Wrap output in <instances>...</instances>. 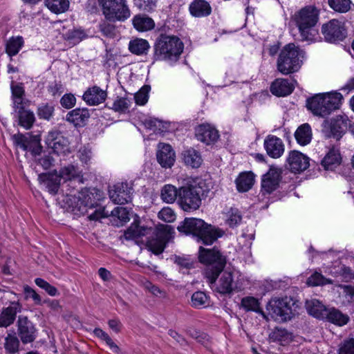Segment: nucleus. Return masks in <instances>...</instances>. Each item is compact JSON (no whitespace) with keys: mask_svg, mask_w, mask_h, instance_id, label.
I'll list each match as a JSON object with an SVG mask.
<instances>
[{"mask_svg":"<svg viewBox=\"0 0 354 354\" xmlns=\"http://www.w3.org/2000/svg\"><path fill=\"white\" fill-rule=\"evenodd\" d=\"M95 335L101 339L106 342V344L110 347L113 352L118 353L120 351L119 347L114 343L109 335L102 330L101 328H96L93 330Z\"/></svg>","mask_w":354,"mask_h":354,"instance_id":"48","label":"nucleus"},{"mask_svg":"<svg viewBox=\"0 0 354 354\" xmlns=\"http://www.w3.org/2000/svg\"><path fill=\"white\" fill-rule=\"evenodd\" d=\"M297 142L302 146L309 144L312 139V131L310 126L305 123L299 126L295 133Z\"/></svg>","mask_w":354,"mask_h":354,"instance_id":"34","label":"nucleus"},{"mask_svg":"<svg viewBox=\"0 0 354 354\" xmlns=\"http://www.w3.org/2000/svg\"><path fill=\"white\" fill-rule=\"evenodd\" d=\"M53 112L54 107L49 104H42L37 109V115L41 119L50 120Z\"/></svg>","mask_w":354,"mask_h":354,"instance_id":"55","label":"nucleus"},{"mask_svg":"<svg viewBox=\"0 0 354 354\" xmlns=\"http://www.w3.org/2000/svg\"><path fill=\"white\" fill-rule=\"evenodd\" d=\"M198 252L200 262L206 265L205 275L207 281L213 284L225 266L226 259L216 248L206 249L201 246Z\"/></svg>","mask_w":354,"mask_h":354,"instance_id":"5","label":"nucleus"},{"mask_svg":"<svg viewBox=\"0 0 354 354\" xmlns=\"http://www.w3.org/2000/svg\"><path fill=\"white\" fill-rule=\"evenodd\" d=\"M158 218L165 222L171 223L175 220L176 214L170 207H164L159 212Z\"/></svg>","mask_w":354,"mask_h":354,"instance_id":"58","label":"nucleus"},{"mask_svg":"<svg viewBox=\"0 0 354 354\" xmlns=\"http://www.w3.org/2000/svg\"><path fill=\"white\" fill-rule=\"evenodd\" d=\"M241 305L246 310H252L261 313L259 301L252 297H244L241 300Z\"/></svg>","mask_w":354,"mask_h":354,"instance_id":"53","label":"nucleus"},{"mask_svg":"<svg viewBox=\"0 0 354 354\" xmlns=\"http://www.w3.org/2000/svg\"><path fill=\"white\" fill-rule=\"evenodd\" d=\"M324 319L339 326L346 324L349 321V317L347 315L343 314L340 310L335 308L328 310Z\"/></svg>","mask_w":354,"mask_h":354,"instance_id":"33","label":"nucleus"},{"mask_svg":"<svg viewBox=\"0 0 354 354\" xmlns=\"http://www.w3.org/2000/svg\"><path fill=\"white\" fill-rule=\"evenodd\" d=\"M306 309L308 313L313 317L324 319L328 308L317 299H311L306 303Z\"/></svg>","mask_w":354,"mask_h":354,"instance_id":"30","label":"nucleus"},{"mask_svg":"<svg viewBox=\"0 0 354 354\" xmlns=\"http://www.w3.org/2000/svg\"><path fill=\"white\" fill-rule=\"evenodd\" d=\"M319 19V11L314 6H306L295 15V21L298 27L301 40L313 41L317 30L315 26Z\"/></svg>","mask_w":354,"mask_h":354,"instance_id":"6","label":"nucleus"},{"mask_svg":"<svg viewBox=\"0 0 354 354\" xmlns=\"http://www.w3.org/2000/svg\"><path fill=\"white\" fill-rule=\"evenodd\" d=\"M149 48V42L143 39H136L129 42V50L138 55L146 54Z\"/></svg>","mask_w":354,"mask_h":354,"instance_id":"42","label":"nucleus"},{"mask_svg":"<svg viewBox=\"0 0 354 354\" xmlns=\"http://www.w3.org/2000/svg\"><path fill=\"white\" fill-rule=\"evenodd\" d=\"M184 161L186 165L193 168H198L202 163V158L198 151L194 149H189L183 153Z\"/></svg>","mask_w":354,"mask_h":354,"instance_id":"40","label":"nucleus"},{"mask_svg":"<svg viewBox=\"0 0 354 354\" xmlns=\"http://www.w3.org/2000/svg\"><path fill=\"white\" fill-rule=\"evenodd\" d=\"M110 199L115 204L131 202L133 193V183L122 182L113 186L109 191Z\"/></svg>","mask_w":354,"mask_h":354,"instance_id":"12","label":"nucleus"},{"mask_svg":"<svg viewBox=\"0 0 354 354\" xmlns=\"http://www.w3.org/2000/svg\"><path fill=\"white\" fill-rule=\"evenodd\" d=\"M106 96V91L99 86H93L84 92L82 97L88 105L95 106L104 102Z\"/></svg>","mask_w":354,"mask_h":354,"instance_id":"22","label":"nucleus"},{"mask_svg":"<svg viewBox=\"0 0 354 354\" xmlns=\"http://www.w3.org/2000/svg\"><path fill=\"white\" fill-rule=\"evenodd\" d=\"M78 198L80 201L79 212L84 214L86 212L87 207H93L96 202L93 194L87 189L78 192Z\"/></svg>","mask_w":354,"mask_h":354,"instance_id":"32","label":"nucleus"},{"mask_svg":"<svg viewBox=\"0 0 354 354\" xmlns=\"http://www.w3.org/2000/svg\"><path fill=\"white\" fill-rule=\"evenodd\" d=\"M38 179L50 194L55 195L58 193L61 179L57 173L41 174L39 175Z\"/></svg>","mask_w":354,"mask_h":354,"instance_id":"23","label":"nucleus"},{"mask_svg":"<svg viewBox=\"0 0 354 354\" xmlns=\"http://www.w3.org/2000/svg\"><path fill=\"white\" fill-rule=\"evenodd\" d=\"M111 214L109 211L106 210L104 207H100L89 214L88 218L90 220L96 221L102 218L108 217Z\"/></svg>","mask_w":354,"mask_h":354,"instance_id":"63","label":"nucleus"},{"mask_svg":"<svg viewBox=\"0 0 354 354\" xmlns=\"http://www.w3.org/2000/svg\"><path fill=\"white\" fill-rule=\"evenodd\" d=\"M111 216L117 217L120 221L126 223L129 221V211L126 207H117L110 212Z\"/></svg>","mask_w":354,"mask_h":354,"instance_id":"56","label":"nucleus"},{"mask_svg":"<svg viewBox=\"0 0 354 354\" xmlns=\"http://www.w3.org/2000/svg\"><path fill=\"white\" fill-rule=\"evenodd\" d=\"M174 230L169 225H161L156 230L151 227L131 225L124 234L125 239L130 240L145 236L149 234H155L156 237L148 240L147 246L153 254H161L171 237Z\"/></svg>","mask_w":354,"mask_h":354,"instance_id":"1","label":"nucleus"},{"mask_svg":"<svg viewBox=\"0 0 354 354\" xmlns=\"http://www.w3.org/2000/svg\"><path fill=\"white\" fill-rule=\"evenodd\" d=\"M18 333L24 344L32 342L35 338V328L26 317L19 316L17 321Z\"/></svg>","mask_w":354,"mask_h":354,"instance_id":"17","label":"nucleus"},{"mask_svg":"<svg viewBox=\"0 0 354 354\" xmlns=\"http://www.w3.org/2000/svg\"><path fill=\"white\" fill-rule=\"evenodd\" d=\"M45 4L51 12L61 14L68 10L70 2L68 0H45Z\"/></svg>","mask_w":354,"mask_h":354,"instance_id":"41","label":"nucleus"},{"mask_svg":"<svg viewBox=\"0 0 354 354\" xmlns=\"http://www.w3.org/2000/svg\"><path fill=\"white\" fill-rule=\"evenodd\" d=\"M156 156L158 162L162 167L170 168L175 162V152L169 144L159 143Z\"/></svg>","mask_w":354,"mask_h":354,"instance_id":"21","label":"nucleus"},{"mask_svg":"<svg viewBox=\"0 0 354 354\" xmlns=\"http://www.w3.org/2000/svg\"><path fill=\"white\" fill-rule=\"evenodd\" d=\"M343 95L335 91L315 94L306 101L307 108L317 116L325 118L340 108Z\"/></svg>","mask_w":354,"mask_h":354,"instance_id":"4","label":"nucleus"},{"mask_svg":"<svg viewBox=\"0 0 354 354\" xmlns=\"http://www.w3.org/2000/svg\"><path fill=\"white\" fill-rule=\"evenodd\" d=\"M19 341L15 335L9 334L5 339L4 347L6 350L10 353H15L18 351Z\"/></svg>","mask_w":354,"mask_h":354,"instance_id":"51","label":"nucleus"},{"mask_svg":"<svg viewBox=\"0 0 354 354\" xmlns=\"http://www.w3.org/2000/svg\"><path fill=\"white\" fill-rule=\"evenodd\" d=\"M131 100L128 97H118L113 104L112 109L117 112L124 113L130 107Z\"/></svg>","mask_w":354,"mask_h":354,"instance_id":"52","label":"nucleus"},{"mask_svg":"<svg viewBox=\"0 0 354 354\" xmlns=\"http://www.w3.org/2000/svg\"><path fill=\"white\" fill-rule=\"evenodd\" d=\"M271 338L274 341L286 343L292 339V335L285 328H276L272 333Z\"/></svg>","mask_w":354,"mask_h":354,"instance_id":"50","label":"nucleus"},{"mask_svg":"<svg viewBox=\"0 0 354 354\" xmlns=\"http://www.w3.org/2000/svg\"><path fill=\"white\" fill-rule=\"evenodd\" d=\"M328 5L333 10L340 13H346L351 7V0H328Z\"/></svg>","mask_w":354,"mask_h":354,"instance_id":"46","label":"nucleus"},{"mask_svg":"<svg viewBox=\"0 0 354 354\" xmlns=\"http://www.w3.org/2000/svg\"><path fill=\"white\" fill-rule=\"evenodd\" d=\"M294 88L293 84L283 78L277 79L270 86L271 93L278 97H283L291 94Z\"/></svg>","mask_w":354,"mask_h":354,"instance_id":"26","label":"nucleus"},{"mask_svg":"<svg viewBox=\"0 0 354 354\" xmlns=\"http://www.w3.org/2000/svg\"><path fill=\"white\" fill-rule=\"evenodd\" d=\"M92 153L90 149L84 147L80 149L78 151V157L80 161L85 165H88L91 159Z\"/></svg>","mask_w":354,"mask_h":354,"instance_id":"62","label":"nucleus"},{"mask_svg":"<svg viewBox=\"0 0 354 354\" xmlns=\"http://www.w3.org/2000/svg\"><path fill=\"white\" fill-rule=\"evenodd\" d=\"M214 283L216 290L222 295H229L241 290V286L234 281L233 273L230 271H224L218 281Z\"/></svg>","mask_w":354,"mask_h":354,"instance_id":"14","label":"nucleus"},{"mask_svg":"<svg viewBox=\"0 0 354 354\" xmlns=\"http://www.w3.org/2000/svg\"><path fill=\"white\" fill-rule=\"evenodd\" d=\"M89 117L90 114L88 109L77 108L69 111L66 116V120L75 127H83Z\"/></svg>","mask_w":354,"mask_h":354,"instance_id":"27","label":"nucleus"},{"mask_svg":"<svg viewBox=\"0 0 354 354\" xmlns=\"http://www.w3.org/2000/svg\"><path fill=\"white\" fill-rule=\"evenodd\" d=\"M150 86L145 85L134 95V100L138 105H145L149 100Z\"/></svg>","mask_w":354,"mask_h":354,"instance_id":"54","label":"nucleus"},{"mask_svg":"<svg viewBox=\"0 0 354 354\" xmlns=\"http://www.w3.org/2000/svg\"><path fill=\"white\" fill-rule=\"evenodd\" d=\"M183 48L184 44L178 37L161 34L154 44L153 59L170 63L176 62Z\"/></svg>","mask_w":354,"mask_h":354,"instance_id":"3","label":"nucleus"},{"mask_svg":"<svg viewBox=\"0 0 354 354\" xmlns=\"http://www.w3.org/2000/svg\"><path fill=\"white\" fill-rule=\"evenodd\" d=\"M304 52L294 44H286L281 50L277 62V70L283 75L293 73L299 70Z\"/></svg>","mask_w":354,"mask_h":354,"instance_id":"7","label":"nucleus"},{"mask_svg":"<svg viewBox=\"0 0 354 354\" xmlns=\"http://www.w3.org/2000/svg\"><path fill=\"white\" fill-rule=\"evenodd\" d=\"M263 145L267 154L272 158H279L284 153L285 146L283 142L276 136L268 135L266 136Z\"/></svg>","mask_w":354,"mask_h":354,"instance_id":"18","label":"nucleus"},{"mask_svg":"<svg viewBox=\"0 0 354 354\" xmlns=\"http://www.w3.org/2000/svg\"><path fill=\"white\" fill-rule=\"evenodd\" d=\"M254 176L250 172H243L236 179V188L239 192H245L250 189L254 183Z\"/></svg>","mask_w":354,"mask_h":354,"instance_id":"36","label":"nucleus"},{"mask_svg":"<svg viewBox=\"0 0 354 354\" xmlns=\"http://www.w3.org/2000/svg\"><path fill=\"white\" fill-rule=\"evenodd\" d=\"M133 27L140 32L148 31L155 26L153 20L146 15H138L133 19Z\"/></svg>","mask_w":354,"mask_h":354,"instance_id":"35","label":"nucleus"},{"mask_svg":"<svg viewBox=\"0 0 354 354\" xmlns=\"http://www.w3.org/2000/svg\"><path fill=\"white\" fill-rule=\"evenodd\" d=\"M338 354H354V339L344 340L339 348Z\"/></svg>","mask_w":354,"mask_h":354,"instance_id":"59","label":"nucleus"},{"mask_svg":"<svg viewBox=\"0 0 354 354\" xmlns=\"http://www.w3.org/2000/svg\"><path fill=\"white\" fill-rule=\"evenodd\" d=\"M297 307L293 299L285 297L272 299L268 304L267 309L274 318L286 322L294 317Z\"/></svg>","mask_w":354,"mask_h":354,"instance_id":"9","label":"nucleus"},{"mask_svg":"<svg viewBox=\"0 0 354 354\" xmlns=\"http://www.w3.org/2000/svg\"><path fill=\"white\" fill-rule=\"evenodd\" d=\"M158 0H133V3L139 10L151 12L156 10Z\"/></svg>","mask_w":354,"mask_h":354,"instance_id":"49","label":"nucleus"},{"mask_svg":"<svg viewBox=\"0 0 354 354\" xmlns=\"http://www.w3.org/2000/svg\"><path fill=\"white\" fill-rule=\"evenodd\" d=\"M160 197L164 202L167 203H173L176 200L178 201V189L172 185H165L161 189Z\"/></svg>","mask_w":354,"mask_h":354,"instance_id":"39","label":"nucleus"},{"mask_svg":"<svg viewBox=\"0 0 354 354\" xmlns=\"http://www.w3.org/2000/svg\"><path fill=\"white\" fill-rule=\"evenodd\" d=\"M327 283V280L319 272H315L307 280V284L311 286H322Z\"/></svg>","mask_w":354,"mask_h":354,"instance_id":"57","label":"nucleus"},{"mask_svg":"<svg viewBox=\"0 0 354 354\" xmlns=\"http://www.w3.org/2000/svg\"><path fill=\"white\" fill-rule=\"evenodd\" d=\"M197 139L207 145L214 143L219 138L218 131L209 124H203L196 129Z\"/></svg>","mask_w":354,"mask_h":354,"instance_id":"20","label":"nucleus"},{"mask_svg":"<svg viewBox=\"0 0 354 354\" xmlns=\"http://www.w3.org/2000/svg\"><path fill=\"white\" fill-rule=\"evenodd\" d=\"M14 143L24 151H30L33 155H39L42 147L39 136H31L29 133H16L12 136Z\"/></svg>","mask_w":354,"mask_h":354,"instance_id":"11","label":"nucleus"},{"mask_svg":"<svg viewBox=\"0 0 354 354\" xmlns=\"http://www.w3.org/2000/svg\"><path fill=\"white\" fill-rule=\"evenodd\" d=\"M342 162V157L338 149L335 147L329 149L323 160H322V165L326 170H333Z\"/></svg>","mask_w":354,"mask_h":354,"instance_id":"28","label":"nucleus"},{"mask_svg":"<svg viewBox=\"0 0 354 354\" xmlns=\"http://www.w3.org/2000/svg\"><path fill=\"white\" fill-rule=\"evenodd\" d=\"M87 37V34L82 28H74L69 30L64 35V38L70 44L75 45Z\"/></svg>","mask_w":354,"mask_h":354,"instance_id":"44","label":"nucleus"},{"mask_svg":"<svg viewBox=\"0 0 354 354\" xmlns=\"http://www.w3.org/2000/svg\"><path fill=\"white\" fill-rule=\"evenodd\" d=\"M103 14L109 20L125 21L131 15L127 0H97Z\"/></svg>","mask_w":354,"mask_h":354,"instance_id":"10","label":"nucleus"},{"mask_svg":"<svg viewBox=\"0 0 354 354\" xmlns=\"http://www.w3.org/2000/svg\"><path fill=\"white\" fill-rule=\"evenodd\" d=\"M58 175L60 176L61 180H65L66 187H71L76 181H80L78 179H76L79 176L78 169L72 165L62 168Z\"/></svg>","mask_w":354,"mask_h":354,"instance_id":"31","label":"nucleus"},{"mask_svg":"<svg viewBox=\"0 0 354 354\" xmlns=\"http://www.w3.org/2000/svg\"><path fill=\"white\" fill-rule=\"evenodd\" d=\"M76 103V98L72 93H67L62 96L60 100L61 105L65 109L73 108Z\"/></svg>","mask_w":354,"mask_h":354,"instance_id":"61","label":"nucleus"},{"mask_svg":"<svg viewBox=\"0 0 354 354\" xmlns=\"http://www.w3.org/2000/svg\"><path fill=\"white\" fill-rule=\"evenodd\" d=\"M16 113L18 115L19 124L26 129H30L35 122L34 113L28 109H22Z\"/></svg>","mask_w":354,"mask_h":354,"instance_id":"38","label":"nucleus"},{"mask_svg":"<svg viewBox=\"0 0 354 354\" xmlns=\"http://www.w3.org/2000/svg\"><path fill=\"white\" fill-rule=\"evenodd\" d=\"M191 306L195 308H203L208 306V296L202 291L195 292L191 298Z\"/></svg>","mask_w":354,"mask_h":354,"instance_id":"45","label":"nucleus"},{"mask_svg":"<svg viewBox=\"0 0 354 354\" xmlns=\"http://www.w3.org/2000/svg\"><path fill=\"white\" fill-rule=\"evenodd\" d=\"M46 144L55 153L65 154L68 152L67 140L58 131H50L46 137Z\"/></svg>","mask_w":354,"mask_h":354,"instance_id":"19","label":"nucleus"},{"mask_svg":"<svg viewBox=\"0 0 354 354\" xmlns=\"http://www.w3.org/2000/svg\"><path fill=\"white\" fill-rule=\"evenodd\" d=\"M20 310L21 306L17 302H12L8 307L3 308L0 314V327H8L13 324L17 313Z\"/></svg>","mask_w":354,"mask_h":354,"instance_id":"25","label":"nucleus"},{"mask_svg":"<svg viewBox=\"0 0 354 354\" xmlns=\"http://www.w3.org/2000/svg\"><path fill=\"white\" fill-rule=\"evenodd\" d=\"M24 43L21 36L10 37L6 44V53L10 57L16 55L23 47Z\"/></svg>","mask_w":354,"mask_h":354,"instance_id":"37","label":"nucleus"},{"mask_svg":"<svg viewBox=\"0 0 354 354\" xmlns=\"http://www.w3.org/2000/svg\"><path fill=\"white\" fill-rule=\"evenodd\" d=\"M24 293L26 299H32L35 304H40L41 302V297L35 290L28 286H24Z\"/></svg>","mask_w":354,"mask_h":354,"instance_id":"60","label":"nucleus"},{"mask_svg":"<svg viewBox=\"0 0 354 354\" xmlns=\"http://www.w3.org/2000/svg\"><path fill=\"white\" fill-rule=\"evenodd\" d=\"M322 32L326 41L331 43L342 41L346 36L343 24L337 19H331L323 24Z\"/></svg>","mask_w":354,"mask_h":354,"instance_id":"13","label":"nucleus"},{"mask_svg":"<svg viewBox=\"0 0 354 354\" xmlns=\"http://www.w3.org/2000/svg\"><path fill=\"white\" fill-rule=\"evenodd\" d=\"M348 127V119L342 115H337L333 118L330 124V132L327 137H333L339 140L344 134Z\"/></svg>","mask_w":354,"mask_h":354,"instance_id":"24","label":"nucleus"},{"mask_svg":"<svg viewBox=\"0 0 354 354\" xmlns=\"http://www.w3.org/2000/svg\"><path fill=\"white\" fill-rule=\"evenodd\" d=\"M309 158L299 151H291L287 157V167L293 173H301L310 165Z\"/></svg>","mask_w":354,"mask_h":354,"instance_id":"16","label":"nucleus"},{"mask_svg":"<svg viewBox=\"0 0 354 354\" xmlns=\"http://www.w3.org/2000/svg\"><path fill=\"white\" fill-rule=\"evenodd\" d=\"M68 191H69V189L66 190V192ZM62 201L68 208L71 209L73 212H79L80 201L78 195L76 196L75 194H73L72 192L70 191L69 192H66L64 196Z\"/></svg>","mask_w":354,"mask_h":354,"instance_id":"47","label":"nucleus"},{"mask_svg":"<svg viewBox=\"0 0 354 354\" xmlns=\"http://www.w3.org/2000/svg\"><path fill=\"white\" fill-rule=\"evenodd\" d=\"M100 30L106 37H112L114 35L115 26L108 21H103L100 24Z\"/></svg>","mask_w":354,"mask_h":354,"instance_id":"64","label":"nucleus"},{"mask_svg":"<svg viewBox=\"0 0 354 354\" xmlns=\"http://www.w3.org/2000/svg\"><path fill=\"white\" fill-rule=\"evenodd\" d=\"M281 169L271 166L269 171L262 177L261 192L263 194H270L276 190L281 180Z\"/></svg>","mask_w":354,"mask_h":354,"instance_id":"15","label":"nucleus"},{"mask_svg":"<svg viewBox=\"0 0 354 354\" xmlns=\"http://www.w3.org/2000/svg\"><path fill=\"white\" fill-rule=\"evenodd\" d=\"M189 11L192 16L203 17L210 15L212 8L205 0H195L189 5Z\"/></svg>","mask_w":354,"mask_h":354,"instance_id":"29","label":"nucleus"},{"mask_svg":"<svg viewBox=\"0 0 354 354\" xmlns=\"http://www.w3.org/2000/svg\"><path fill=\"white\" fill-rule=\"evenodd\" d=\"M202 184L200 182L198 185L187 184L178 189V204L185 212L195 211L201 205V197L204 196L205 191L203 189Z\"/></svg>","mask_w":354,"mask_h":354,"instance_id":"8","label":"nucleus"},{"mask_svg":"<svg viewBox=\"0 0 354 354\" xmlns=\"http://www.w3.org/2000/svg\"><path fill=\"white\" fill-rule=\"evenodd\" d=\"M224 214L225 223L230 227H236L241 223L242 215L237 208L230 207Z\"/></svg>","mask_w":354,"mask_h":354,"instance_id":"43","label":"nucleus"},{"mask_svg":"<svg viewBox=\"0 0 354 354\" xmlns=\"http://www.w3.org/2000/svg\"><path fill=\"white\" fill-rule=\"evenodd\" d=\"M177 229L179 232L186 234H193L205 245L212 244L218 238L224 234L222 230L207 224L202 219L196 218H185Z\"/></svg>","mask_w":354,"mask_h":354,"instance_id":"2","label":"nucleus"}]
</instances>
